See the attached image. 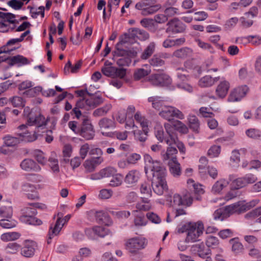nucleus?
Segmentation results:
<instances>
[{
  "mask_svg": "<svg viewBox=\"0 0 261 261\" xmlns=\"http://www.w3.org/2000/svg\"><path fill=\"white\" fill-rule=\"evenodd\" d=\"M144 170L147 176H152L151 186L153 191L158 195L163 194L167 190L166 181V170L160 162L154 160L148 154L144 155Z\"/></svg>",
  "mask_w": 261,
  "mask_h": 261,
  "instance_id": "obj_1",
  "label": "nucleus"
},
{
  "mask_svg": "<svg viewBox=\"0 0 261 261\" xmlns=\"http://www.w3.org/2000/svg\"><path fill=\"white\" fill-rule=\"evenodd\" d=\"M21 215L20 220L25 224L34 225H40L42 224L41 220L37 218L35 216L37 214V210L32 206L28 205L21 211Z\"/></svg>",
  "mask_w": 261,
  "mask_h": 261,
  "instance_id": "obj_2",
  "label": "nucleus"
},
{
  "mask_svg": "<svg viewBox=\"0 0 261 261\" xmlns=\"http://www.w3.org/2000/svg\"><path fill=\"white\" fill-rule=\"evenodd\" d=\"M203 224L201 222L190 223L187 229V243H193L199 241V238L202 234Z\"/></svg>",
  "mask_w": 261,
  "mask_h": 261,
  "instance_id": "obj_3",
  "label": "nucleus"
},
{
  "mask_svg": "<svg viewBox=\"0 0 261 261\" xmlns=\"http://www.w3.org/2000/svg\"><path fill=\"white\" fill-rule=\"evenodd\" d=\"M235 176L233 175L229 176V180H232V187L235 189H239L252 184L257 180L256 175L249 173L244 176L233 179Z\"/></svg>",
  "mask_w": 261,
  "mask_h": 261,
  "instance_id": "obj_4",
  "label": "nucleus"
},
{
  "mask_svg": "<svg viewBox=\"0 0 261 261\" xmlns=\"http://www.w3.org/2000/svg\"><path fill=\"white\" fill-rule=\"evenodd\" d=\"M80 136L87 140H92L95 136V130L90 119L87 116L82 117Z\"/></svg>",
  "mask_w": 261,
  "mask_h": 261,
  "instance_id": "obj_5",
  "label": "nucleus"
},
{
  "mask_svg": "<svg viewBox=\"0 0 261 261\" xmlns=\"http://www.w3.org/2000/svg\"><path fill=\"white\" fill-rule=\"evenodd\" d=\"M159 115L169 121L172 120L174 117L179 119L184 118V115L180 111L174 107L169 106H164L160 111Z\"/></svg>",
  "mask_w": 261,
  "mask_h": 261,
  "instance_id": "obj_6",
  "label": "nucleus"
},
{
  "mask_svg": "<svg viewBox=\"0 0 261 261\" xmlns=\"http://www.w3.org/2000/svg\"><path fill=\"white\" fill-rule=\"evenodd\" d=\"M150 82L155 86H168L171 84L172 80L170 77L165 73L154 74L150 76Z\"/></svg>",
  "mask_w": 261,
  "mask_h": 261,
  "instance_id": "obj_7",
  "label": "nucleus"
},
{
  "mask_svg": "<svg viewBox=\"0 0 261 261\" xmlns=\"http://www.w3.org/2000/svg\"><path fill=\"white\" fill-rule=\"evenodd\" d=\"M38 248L36 242L30 240H25L23 242V246L20 248V254L27 258L33 257Z\"/></svg>",
  "mask_w": 261,
  "mask_h": 261,
  "instance_id": "obj_8",
  "label": "nucleus"
},
{
  "mask_svg": "<svg viewBox=\"0 0 261 261\" xmlns=\"http://www.w3.org/2000/svg\"><path fill=\"white\" fill-rule=\"evenodd\" d=\"M168 26L166 32L167 33L177 34L182 33L186 30V26L178 18H174L167 23Z\"/></svg>",
  "mask_w": 261,
  "mask_h": 261,
  "instance_id": "obj_9",
  "label": "nucleus"
},
{
  "mask_svg": "<svg viewBox=\"0 0 261 261\" xmlns=\"http://www.w3.org/2000/svg\"><path fill=\"white\" fill-rule=\"evenodd\" d=\"M70 217L71 216L70 215H67L63 220H62L61 218H58L56 223L54 225L51 224L50 225L48 234V244L50 243L49 240H51L54 236L58 235L61 231L63 226L64 225V223L61 224V222L63 221H64V223L67 222L70 219Z\"/></svg>",
  "mask_w": 261,
  "mask_h": 261,
  "instance_id": "obj_10",
  "label": "nucleus"
},
{
  "mask_svg": "<svg viewBox=\"0 0 261 261\" xmlns=\"http://www.w3.org/2000/svg\"><path fill=\"white\" fill-rule=\"evenodd\" d=\"M102 73L107 76L112 78L122 79L126 74V69L123 68H118L114 66L103 67L101 69Z\"/></svg>",
  "mask_w": 261,
  "mask_h": 261,
  "instance_id": "obj_11",
  "label": "nucleus"
},
{
  "mask_svg": "<svg viewBox=\"0 0 261 261\" xmlns=\"http://www.w3.org/2000/svg\"><path fill=\"white\" fill-rule=\"evenodd\" d=\"M248 90V87L246 85L236 88L230 92L228 97V101L234 102L241 100L246 95Z\"/></svg>",
  "mask_w": 261,
  "mask_h": 261,
  "instance_id": "obj_12",
  "label": "nucleus"
},
{
  "mask_svg": "<svg viewBox=\"0 0 261 261\" xmlns=\"http://www.w3.org/2000/svg\"><path fill=\"white\" fill-rule=\"evenodd\" d=\"M46 122L45 120V117L39 114L38 116L30 117L27 120L26 124H22L19 126V128L21 130L28 128V126L36 125L37 128L46 125Z\"/></svg>",
  "mask_w": 261,
  "mask_h": 261,
  "instance_id": "obj_13",
  "label": "nucleus"
},
{
  "mask_svg": "<svg viewBox=\"0 0 261 261\" xmlns=\"http://www.w3.org/2000/svg\"><path fill=\"white\" fill-rule=\"evenodd\" d=\"M144 240L139 237L129 239L126 243V247L130 252H135L144 247Z\"/></svg>",
  "mask_w": 261,
  "mask_h": 261,
  "instance_id": "obj_14",
  "label": "nucleus"
},
{
  "mask_svg": "<svg viewBox=\"0 0 261 261\" xmlns=\"http://www.w3.org/2000/svg\"><path fill=\"white\" fill-rule=\"evenodd\" d=\"M193 197L189 193H187L182 197L175 194L173 197V202L174 205H184L189 206L193 202Z\"/></svg>",
  "mask_w": 261,
  "mask_h": 261,
  "instance_id": "obj_15",
  "label": "nucleus"
},
{
  "mask_svg": "<svg viewBox=\"0 0 261 261\" xmlns=\"http://www.w3.org/2000/svg\"><path fill=\"white\" fill-rule=\"evenodd\" d=\"M125 39L128 40L129 38L135 39L136 38L141 41H144L148 39L149 37V34L143 30L138 28L132 29L128 34H125Z\"/></svg>",
  "mask_w": 261,
  "mask_h": 261,
  "instance_id": "obj_16",
  "label": "nucleus"
},
{
  "mask_svg": "<svg viewBox=\"0 0 261 261\" xmlns=\"http://www.w3.org/2000/svg\"><path fill=\"white\" fill-rule=\"evenodd\" d=\"M21 168L27 172H38L41 171V167L33 160L25 159L20 163Z\"/></svg>",
  "mask_w": 261,
  "mask_h": 261,
  "instance_id": "obj_17",
  "label": "nucleus"
},
{
  "mask_svg": "<svg viewBox=\"0 0 261 261\" xmlns=\"http://www.w3.org/2000/svg\"><path fill=\"white\" fill-rule=\"evenodd\" d=\"M191 248L193 252L202 258H205L206 256L210 255L211 254V251L210 248L207 246H205L203 242L193 245Z\"/></svg>",
  "mask_w": 261,
  "mask_h": 261,
  "instance_id": "obj_18",
  "label": "nucleus"
},
{
  "mask_svg": "<svg viewBox=\"0 0 261 261\" xmlns=\"http://www.w3.org/2000/svg\"><path fill=\"white\" fill-rule=\"evenodd\" d=\"M230 88L228 81L222 80L217 86L216 89V94L219 98H224L228 93Z\"/></svg>",
  "mask_w": 261,
  "mask_h": 261,
  "instance_id": "obj_19",
  "label": "nucleus"
},
{
  "mask_svg": "<svg viewBox=\"0 0 261 261\" xmlns=\"http://www.w3.org/2000/svg\"><path fill=\"white\" fill-rule=\"evenodd\" d=\"M187 184L191 190H193V192L196 195L195 199L199 200L201 199L200 195L204 193V191L202 188V185L199 184L195 183L192 179H189L187 180Z\"/></svg>",
  "mask_w": 261,
  "mask_h": 261,
  "instance_id": "obj_20",
  "label": "nucleus"
},
{
  "mask_svg": "<svg viewBox=\"0 0 261 261\" xmlns=\"http://www.w3.org/2000/svg\"><path fill=\"white\" fill-rule=\"evenodd\" d=\"M0 23L1 28H6L8 26L10 23H14L16 20L14 19L15 15L11 13H0Z\"/></svg>",
  "mask_w": 261,
  "mask_h": 261,
  "instance_id": "obj_21",
  "label": "nucleus"
},
{
  "mask_svg": "<svg viewBox=\"0 0 261 261\" xmlns=\"http://www.w3.org/2000/svg\"><path fill=\"white\" fill-rule=\"evenodd\" d=\"M169 171L170 173L174 176H178L181 173L180 165L177 161L176 158H174L172 160L169 161L168 163Z\"/></svg>",
  "mask_w": 261,
  "mask_h": 261,
  "instance_id": "obj_22",
  "label": "nucleus"
},
{
  "mask_svg": "<svg viewBox=\"0 0 261 261\" xmlns=\"http://www.w3.org/2000/svg\"><path fill=\"white\" fill-rule=\"evenodd\" d=\"M258 202V199H254L249 202H245V201H239L237 202L239 214L244 213L250 210L255 206Z\"/></svg>",
  "mask_w": 261,
  "mask_h": 261,
  "instance_id": "obj_23",
  "label": "nucleus"
},
{
  "mask_svg": "<svg viewBox=\"0 0 261 261\" xmlns=\"http://www.w3.org/2000/svg\"><path fill=\"white\" fill-rule=\"evenodd\" d=\"M128 41V40L125 39V37L124 36V39H122L119 43H118L116 45L115 49L113 51V59L128 56V51L123 49H121L119 47L120 44L126 43Z\"/></svg>",
  "mask_w": 261,
  "mask_h": 261,
  "instance_id": "obj_24",
  "label": "nucleus"
},
{
  "mask_svg": "<svg viewBox=\"0 0 261 261\" xmlns=\"http://www.w3.org/2000/svg\"><path fill=\"white\" fill-rule=\"evenodd\" d=\"M103 161L101 156L92 158L90 160H87L84 163L85 168L88 172H92L94 170L95 167Z\"/></svg>",
  "mask_w": 261,
  "mask_h": 261,
  "instance_id": "obj_25",
  "label": "nucleus"
},
{
  "mask_svg": "<svg viewBox=\"0 0 261 261\" xmlns=\"http://www.w3.org/2000/svg\"><path fill=\"white\" fill-rule=\"evenodd\" d=\"M236 41L239 43H251L254 45H258L261 44V38L256 36H248L238 38Z\"/></svg>",
  "mask_w": 261,
  "mask_h": 261,
  "instance_id": "obj_26",
  "label": "nucleus"
},
{
  "mask_svg": "<svg viewBox=\"0 0 261 261\" xmlns=\"http://www.w3.org/2000/svg\"><path fill=\"white\" fill-rule=\"evenodd\" d=\"M140 178V173L137 170H131L125 176L124 182L128 185H132L136 183Z\"/></svg>",
  "mask_w": 261,
  "mask_h": 261,
  "instance_id": "obj_27",
  "label": "nucleus"
},
{
  "mask_svg": "<svg viewBox=\"0 0 261 261\" xmlns=\"http://www.w3.org/2000/svg\"><path fill=\"white\" fill-rule=\"evenodd\" d=\"M96 92L95 94L92 93L89 98L86 99V105L89 107H96L103 102L101 96Z\"/></svg>",
  "mask_w": 261,
  "mask_h": 261,
  "instance_id": "obj_28",
  "label": "nucleus"
},
{
  "mask_svg": "<svg viewBox=\"0 0 261 261\" xmlns=\"http://www.w3.org/2000/svg\"><path fill=\"white\" fill-rule=\"evenodd\" d=\"M229 242L231 245V251L234 253L239 254L244 250V246L238 238H232L229 240Z\"/></svg>",
  "mask_w": 261,
  "mask_h": 261,
  "instance_id": "obj_29",
  "label": "nucleus"
},
{
  "mask_svg": "<svg viewBox=\"0 0 261 261\" xmlns=\"http://www.w3.org/2000/svg\"><path fill=\"white\" fill-rule=\"evenodd\" d=\"M165 128L170 138H166V143L169 145L176 143V137L172 132L173 125L169 123L164 124Z\"/></svg>",
  "mask_w": 261,
  "mask_h": 261,
  "instance_id": "obj_30",
  "label": "nucleus"
},
{
  "mask_svg": "<svg viewBox=\"0 0 261 261\" xmlns=\"http://www.w3.org/2000/svg\"><path fill=\"white\" fill-rule=\"evenodd\" d=\"M177 153V150L175 147H168L166 151H162L161 155L164 161L172 160L174 158H176V154Z\"/></svg>",
  "mask_w": 261,
  "mask_h": 261,
  "instance_id": "obj_31",
  "label": "nucleus"
},
{
  "mask_svg": "<svg viewBox=\"0 0 261 261\" xmlns=\"http://www.w3.org/2000/svg\"><path fill=\"white\" fill-rule=\"evenodd\" d=\"M149 102H151L152 106L158 111H161L163 108L165 106L162 97L159 96H152L148 98Z\"/></svg>",
  "mask_w": 261,
  "mask_h": 261,
  "instance_id": "obj_32",
  "label": "nucleus"
},
{
  "mask_svg": "<svg viewBox=\"0 0 261 261\" xmlns=\"http://www.w3.org/2000/svg\"><path fill=\"white\" fill-rule=\"evenodd\" d=\"M192 53L191 49L188 47H182L174 51L173 56L178 58L185 59L190 57Z\"/></svg>",
  "mask_w": 261,
  "mask_h": 261,
  "instance_id": "obj_33",
  "label": "nucleus"
},
{
  "mask_svg": "<svg viewBox=\"0 0 261 261\" xmlns=\"http://www.w3.org/2000/svg\"><path fill=\"white\" fill-rule=\"evenodd\" d=\"M98 125L100 129H112L115 127L114 121L106 117L103 118L99 121Z\"/></svg>",
  "mask_w": 261,
  "mask_h": 261,
  "instance_id": "obj_34",
  "label": "nucleus"
},
{
  "mask_svg": "<svg viewBox=\"0 0 261 261\" xmlns=\"http://www.w3.org/2000/svg\"><path fill=\"white\" fill-rule=\"evenodd\" d=\"M155 45L154 42H150L142 53L141 58L143 60H146L151 57L155 51Z\"/></svg>",
  "mask_w": 261,
  "mask_h": 261,
  "instance_id": "obj_35",
  "label": "nucleus"
},
{
  "mask_svg": "<svg viewBox=\"0 0 261 261\" xmlns=\"http://www.w3.org/2000/svg\"><path fill=\"white\" fill-rule=\"evenodd\" d=\"M109 219L108 214L103 211H97L95 222L100 224L108 225L107 222Z\"/></svg>",
  "mask_w": 261,
  "mask_h": 261,
  "instance_id": "obj_36",
  "label": "nucleus"
},
{
  "mask_svg": "<svg viewBox=\"0 0 261 261\" xmlns=\"http://www.w3.org/2000/svg\"><path fill=\"white\" fill-rule=\"evenodd\" d=\"M21 234L17 232H9L2 234L1 239L4 242L12 241L17 240L20 238Z\"/></svg>",
  "mask_w": 261,
  "mask_h": 261,
  "instance_id": "obj_37",
  "label": "nucleus"
},
{
  "mask_svg": "<svg viewBox=\"0 0 261 261\" xmlns=\"http://www.w3.org/2000/svg\"><path fill=\"white\" fill-rule=\"evenodd\" d=\"M229 184V182L224 179L216 181L212 188V192L215 193H220L222 190Z\"/></svg>",
  "mask_w": 261,
  "mask_h": 261,
  "instance_id": "obj_38",
  "label": "nucleus"
},
{
  "mask_svg": "<svg viewBox=\"0 0 261 261\" xmlns=\"http://www.w3.org/2000/svg\"><path fill=\"white\" fill-rule=\"evenodd\" d=\"M28 60L27 58L23 57L20 55H17L13 56L9 59V65L10 66H13L15 64L22 63V64H28Z\"/></svg>",
  "mask_w": 261,
  "mask_h": 261,
  "instance_id": "obj_39",
  "label": "nucleus"
},
{
  "mask_svg": "<svg viewBox=\"0 0 261 261\" xmlns=\"http://www.w3.org/2000/svg\"><path fill=\"white\" fill-rule=\"evenodd\" d=\"M188 119L190 128L192 129L193 131L198 133L200 124L197 117L195 115L190 116Z\"/></svg>",
  "mask_w": 261,
  "mask_h": 261,
  "instance_id": "obj_40",
  "label": "nucleus"
},
{
  "mask_svg": "<svg viewBox=\"0 0 261 261\" xmlns=\"http://www.w3.org/2000/svg\"><path fill=\"white\" fill-rule=\"evenodd\" d=\"M223 210H224V215H225L226 218L229 217L231 215L234 213L239 214L237 202L225 206Z\"/></svg>",
  "mask_w": 261,
  "mask_h": 261,
  "instance_id": "obj_41",
  "label": "nucleus"
},
{
  "mask_svg": "<svg viewBox=\"0 0 261 261\" xmlns=\"http://www.w3.org/2000/svg\"><path fill=\"white\" fill-rule=\"evenodd\" d=\"M147 134V130H141L137 129L134 131L135 139L141 142H144L146 141L148 136Z\"/></svg>",
  "mask_w": 261,
  "mask_h": 261,
  "instance_id": "obj_42",
  "label": "nucleus"
},
{
  "mask_svg": "<svg viewBox=\"0 0 261 261\" xmlns=\"http://www.w3.org/2000/svg\"><path fill=\"white\" fill-rule=\"evenodd\" d=\"M9 101L14 107H24L25 101L20 96H14L9 99Z\"/></svg>",
  "mask_w": 261,
  "mask_h": 261,
  "instance_id": "obj_43",
  "label": "nucleus"
},
{
  "mask_svg": "<svg viewBox=\"0 0 261 261\" xmlns=\"http://www.w3.org/2000/svg\"><path fill=\"white\" fill-rule=\"evenodd\" d=\"M4 143L6 146L13 147L19 143L20 140L16 137L8 135L3 138Z\"/></svg>",
  "mask_w": 261,
  "mask_h": 261,
  "instance_id": "obj_44",
  "label": "nucleus"
},
{
  "mask_svg": "<svg viewBox=\"0 0 261 261\" xmlns=\"http://www.w3.org/2000/svg\"><path fill=\"white\" fill-rule=\"evenodd\" d=\"M149 63L153 67H158L164 65L165 61L161 58L158 54H155L149 60Z\"/></svg>",
  "mask_w": 261,
  "mask_h": 261,
  "instance_id": "obj_45",
  "label": "nucleus"
},
{
  "mask_svg": "<svg viewBox=\"0 0 261 261\" xmlns=\"http://www.w3.org/2000/svg\"><path fill=\"white\" fill-rule=\"evenodd\" d=\"M33 135H31V132L29 129H27L25 132L20 133V136H21L23 140L28 142H32L36 140L37 138L36 135V131H33Z\"/></svg>",
  "mask_w": 261,
  "mask_h": 261,
  "instance_id": "obj_46",
  "label": "nucleus"
},
{
  "mask_svg": "<svg viewBox=\"0 0 261 261\" xmlns=\"http://www.w3.org/2000/svg\"><path fill=\"white\" fill-rule=\"evenodd\" d=\"M214 85V80L212 76L206 75L199 81V85L201 87H207Z\"/></svg>",
  "mask_w": 261,
  "mask_h": 261,
  "instance_id": "obj_47",
  "label": "nucleus"
},
{
  "mask_svg": "<svg viewBox=\"0 0 261 261\" xmlns=\"http://www.w3.org/2000/svg\"><path fill=\"white\" fill-rule=\"evenodd\" d=\"M172 125L174 129L177 130L182 134H187L188 132V128L187 126L179 120L173 121Z\"/></svg>",
  "mask_w": 261,
  "mask_h": 261,
  "instance_id": "obj_48",
  "label": "nucleus"
},
{
  "mask_svg": "<svg viewBox=\"0 0 261 261\" xmlns=\"http://www.w3.org/2000/svg\"><path fill=\"white\" fill-rule=\"evenodd\" d=\"M110 105H106L102 107L96 109L93 113L94 117H100L105 115L111 109Z\"/></svg>",
  "mask_w": 261,
  "mask_h": 261,
  "instance_id": "obj_49",
  "label": "nucleus"
},
{
  "mask_svg": "<svg viewBox=\"0 0 261 261\" xmlns=\"http://www.w3.org/2000/svg\"><path fill=\"white\" fill-rule=\"evenodd\" d=\"M123 176L121 174L115 173L110 181V185L112 187H118L122 184Z\"/></svg>",
  "mask_w": 261,
  "mask_h": 261,
  "instance_id": "obj_50",
  "label": "nucleus"
},
{
  "mask_svg": "<svg viewBox=\"0 0 261 261\" xmlns=\"http://www.w3.org/2000/svg\"><path fill=\"white\" fill-rule=\"evenodd\" d=\"M17 222L14 220L3 219L0 220V226L4 228H12L16 226Z\"/></svg>",
  "mask_w": 261,
  "mask_h": 261,
  "instance_id": "obj_51",
  "label": "nucleus"
},
{
  "mask_svg": "<svg viewBox=\"0 0 261 261\" xmlns=\"http://www.w3.org/2000/svg\"><path fill=\"white\" fill-rule=\"evenodd\" d=\"M42 90L41 87L37 86L34 88H30L25 90L23 94L28 97H32L38 95Z\"/></svg>",
  "mask_w": 261,
  "mask_h": 261,
  "instance_id": "obj_52",
  "label": "nucleus"
},
{
  "mask_svg": "<svg viewBox=\"0 0 261 261\" xmlns=\"http://www.w3.org/2000/svg\"><path fill=\"white\" fill-rule=\"evenodd\" d=\"M34 156L37 161L41 165H45L47 161V158L44 153L40 150H36L34 152Z\"/></svg>",
  "mask_w": 261,
  "mask_h": 261,
  "instance_id": "obj_53",
  "label": "nucleus"
},
{
  "mask_svg": "<svg viewBox=\"0 0 261 261\" xmlns=\"http://www.w3.org/2000/svg\"><path fill=\"white\" fill-rule=\"evenodd\" d=\"M199 162L200 164L198 166L199 172L201 176H204L205 175L208 161L205 157L202 156L199 159Z\"/></svg>",
  "mask_w": 261,
  "mask_h": 261,
  "instance_id": "obj_54",
  "label": "nucleus"
},
{
  "mask_svg": "<svg viewBox=\"0 0 261 261\" xmlns=\"http://www.w3.org/2000/svg\"><path fill=\"white\" fill-rule=\"evenodd\" d=\"M21 248V246L17 243H9L6 247V250L11 254L16 253Z\"/></svg>",
  "mask_w": 261,
  "mask_h": 261,
  "instance_id": "obj_55",
  "label": "nucleus"
},
{
  "mask_svg": "<svg viewBox=\"0 0 261 261\" xmlns=\"http://www.w3.org/2000/svg\"><path fill=\"white\" fill-rule=\"evenodd\" d=\"M150 72V70L139 68L137 69L134 74V77L136 80H139L147 76Z\"/></svg>",
  "mask_w": 261,
  "mask_h": 261,
  "instance_id": "obj_56",
  "label": "nucleus"
},
{
  "mask_svg": "<svg viewBox=\"0 0 261 261\" xmlns=\"http://www.w3.org/2000/svg\"><path fill=\"white\" fill-rule=\"evenodd\" d=\"M13 211L10 206H3L0 207V216L1 217L10 218L12 216Z\"/></svg>",
  "mask_w": 261,
  "mask_h": 261,
  "instance_id": "obj_57",
  "label": "nucleus"
},
{
  "mask_svg": "<svg viewBox=\"0 0 261 261\" xmlns=\"http://www.w3.org/2000/svg\"><path fill=\"white\" fill-rule=\"evenodd\" d=\"M128 56L122 57L118 58L113 59L116 61L117 64L121 66H128L131 63L132 60Z\"/></svg>",
  "mask_w": 261,
  "mask_h": 261,
  "instance_id": "obj_58",
  "label": "nucleus"
},
{
  "mask_svg": "<svg viewBox=\"0 0 261 261\" xmlns=\"http://www.w3.org/2000/svg\"><path fill=\"white\" fill-rule=\"evenodd\" d=\"M160 8L161 6L159 5L147 7L143 9V11H141V14L143 15L152 14L157 12Z\"/></svg>",
  "mask_w": 261,
  "mask_h": 261,
  "instance_id": "obj_59",
  "label": "nucleus"
},
{
  "mask_svg": "<svg viewBox=\"0 0 261 261\" xmlns=\"http://www.w3.org/2000/svg\"><path fill=\"white\" fill-rule=\"evenodd\" d=\"M253 18L249 16V14H244V16L240 18V21L242 25L244 28H248L253 24Z\"/></svg>",
  "mask_w": 261,
  "mask_h": 261,
  "instance_id": "obj_60",
  "label": "nucleus"
},
{
  "mask_svg": "<svg viewBox=\"0 0 261 261\" xmlns=\"http://www.w3.org/2000/svg\"><path fill=\"white\" fill-rule=\"evenodd\" d=\"M140 189L141 193L144 195L145 196L150 197L151 196L152 191L150 185L149 183L146 182L142 183Z\"/></svg>",
  "mask_w": 261,
  "mask_h": 261,
  "instance_id": "obj_61",
  "label": "nucleus"
},
{
  "mask_svg": "<svg viewBox=\"0 0 261 261\" xmlns=\"http://www.w3.org/2000/svg\"><path fill=\"white\" fill-rule=\"evenodd\" d=\"M219 244L218 239L213 236H209L206 240V245L209 248L210 247L215 248Z\"/></svg>",
  "mask_w": 261,
  "mask_h": 261,
  "instance_id": "obj_62",
  "label": "nucleus"
},
{
  "mask_svg": "<svg viewBox=\"0 0 261 261\" xmlns=\"http://www.w3.org/2000/svg\"><path fill=\"white\" fill-rule=\"evenodd\" d=\"M140 23L143 27L147 28L150 31L154 32L155 31L152 19L144 18L141 20Z\"/></svg>",
  "mask_w": 261,
  "mask_h": 261,
  "instance_id": "obj_63",
  "label": "nucleus"
},
{
  "mask_svg": "<svg viewBox=\"0 0 261 261\" xmlns=\"http://www.w3.org/2000/svg\"><path fill=\"white\" fill-rule=\"evenodd\" d=\"M246 134L248 137L254 139H259L261 137V132L255 128L246 130Z\"/></svg>",
  "mask_w": 261,
  "mask_h": 261,
  "instance_id": "obj_64",
  "label": "nucleus"
}]
</instances>
